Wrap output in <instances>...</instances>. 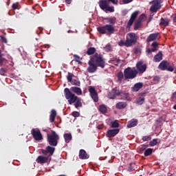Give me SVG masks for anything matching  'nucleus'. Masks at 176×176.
Instances as JSON below:
<instances>
[{
	"label": "nucleus",
	"instance_id": "nucleus-42",
	"mask_svg": "<svg viewBox=\"0 0 176 176\" xmlns=\"http://www.w3.org/2000/svg\"><path fill=\"white\" fill-rule=\"evenodd\" d=\"M72 115L74 116V118H79L80 116V113L78 111H73Z\"/></svg>",
	"mask_w": 176,
	"mask_h": 176
},
{
	"label": "nucleus",
	"instance_id": "nucleus-6",
	"mask_svg": "<svg viewBox=\"0 0 176 176\" xmlns=\"http://www.w3.org/2000/svg\"><path fill=\"white\" fill-rule=\"evenodd\" d=\"M140 37L135 34V33L130 32L128 33L126 36V47H131V46H134V45H137V42H138V39Z\"/></svg>",
	"mask_w": 176,
	"mask_h": 176
},
{
	"label": "nucleus",
	"instance_id": "nucleus-55",
	"mask_svg": "<svg viewBox=\"0 0 176 176\" xmlns=\"http://www.w3.org/2000/svg\"><path fill=\"white\" fill-rule=\"evenodd\" d=\"M74 58L76 59V63H79V58H80L79 57V56H78V55H74Z\"/></svg>",
	"mask_w": 176,
	"mask_h": 176
},
{
	"label": "nucleus",
	"instance_id": "nucleus-23",
	"mask_svg": "<svg viewBox=\"0 0 176 176\" xmlns=\"http://www.w3.org/2000/svg\"><path fill=\"white\" fill-rule=\"evenodd\" d=\"M159 36V33H153L151 34L146 38V42H152L156 41V38Z\"/></svg>",
	"mask_w": 176,
	"mask_h": 176
},
{
	"label": "nucleus",
	"instance_id": "nucleus-18",
	"mask_svg": "<svg viewBox=\"0 0 176 176\" xmlns=\"http://www.w3.org/2000/svg\"><path fill=\"white\" fill-rule=\"evenodd\" d=\"M37 163L40 164H43L45 163H47L49 162V157H45L43 155H39L37 159L36 160Z\"/></svg>",
	"mask_w": 176,
	"mask_h": 176
},
{
	"label": "nucleus",
	"instance_id": "nucleus-47",
	"mask_svg": "<svg viewBox=\"0 0 176 176\" xmlns=\"http://www.w3.org/2000/svg\"><path fill=\"white\" fill-rule=\"evenodd\" d=\"M152 47L155 48V49H157V47H159V43H157V42L154 41L152 44H151Z\"/></svg>",
	"mask_w": 176,
	"mask_h": 176
},
{
	"label": "nucleus",
	"instance_id": "nucleus-38",
	"mask_svg": "<svg viewBox=\"0 0 176 176\" xmlns=\"http://www.w3.org/2000/svg\"><path fill=\"white\" fill-rule=\"evenodd\" d=\"M70 83L74 86H80V81L76 79H73Z\"/></svg>",
	"mask_w": 176,
	"mask_h": 176
},
{
	"label": "nucleus",
	"instance_id": "nucleus-60",
	"mask_svg": "<svg viewBox=\"0 0 176 176\" xmlns=\"http://www.w3.org/2000/svg\"><path fill=\"white\" fill-rule=\"evenodd\" d=\"M173 23H176V13L175 14V16L173 17Z\"/></svg>",
	"mask_w": 176,
	"mask_h": 176
},
{
	"label": "nucleus",
	"instance_id": "nucleus-22",
	"mask_svg": "<svg viewBox=\"0 0 176 176\" xmlns=\"http://www.w3.org/2000/svg\"><path fill=\"white\" fill-rule=\"evenodd\" d=\"M169 24H170V19L167 18H161L160 25H161L162 27H168Z\"/></svg>",
	"mask_w": 176,
	"mask_h": 176
},
{
	"label": "nucleus",
	"instance_id": "nucleus-59",
	"mask_svg": "<svg viewBox=\"0 0 176 176\" xmlns=\"http://www.w3.org/2000/svg\"><path fill=\"white\" fill-rule=\"evenodd\" d=\"M152 19H153V16H150L148 18V23H151V21H152Z\"/></svg>",
	"mask_w": 176,
	"mask_h": 176
},
{
	"label": "nucleus",
	"instance_id": "nucleus-25",
	"mask_svg": "<svg viewBox=\"0 0 176 176\" xmlns=\"http://www.w3.org/2000/svg\"><path fill=\"white\" fill-rule=\"evenodd\" d=\"M144 84L142 82H138L131 87L132 91H139L140 89H142Z\"/></svg>",
	"mask_w": 176,
	"mask_h": 176
},
{
	"label": "nucleus",
	"instance_id": "nucleus-14",
	"mask_svg": "<svg viewBox=\"0 0 176 176\" xmlns=\"http://www.w3.org/2000/svg\"><path fill=\"white\" fill-rule=\"evenodd\" d=\"M55 151L56 148L52 147V146H47L45 150H42V153L43 155H45V156H46L47 153L49 154V156H53Z\"/></svg>",
	"mask_w": 176,
	"mask_h": 176
},
{
	"label": "nucleus",
	"instance_id": "nucleus-34",
	"mask_svg": "<svg viewBox=\"0 0 176 176\" xmlns=\"http://www.w3.org/2000/svg\"><path fill=\"white\" fill-rule=\"evenodd\" d=\"M117 78L118 79V82H122L123 80V78H124V74H123V72H120L117 74Z\"/></svg>",
	"mask_w": 176,
	"mask_h": 176
},
{
	"label": "nucleus",
	"instance_id": "nucleus-24",
	"mask_svg": "<svg viewBox=\"0 0 176 176\" xmlns=\"http://www.w3.org/2000/svg\"><path fill=\"white\" fill-rule=\"evenodd\" d=\"M72 93H75L77 96H82V89L78 87H72L70 88Z\"/></svg>",
	"mask_w": 176,
	"mask_h": 176
},
{
	"label": "nucleus",
	"instance_id": "nucleus-11",
	"mask_svg": "<svg viewBox=\"0 0 176 176\" xmlns=\"http://www.w3.org/2000/svg\"><path fill=\"white\" fill-rule=\"evenodd\" d=\"M142 60H140L136 63V68L138 71V74H144L145 71H146L147 65L146 64H144Z\"/></svg>",
	"mask_w": 176,
	"mask_h": 176
},
{
	"label": "nucleus",
	"instance_id": "nucleus-41",
	"mask_svg": "<svg viewBox=\"0 0 176 176\" xmlns=\"http://www.w3.org/2000/svg\"><path fill=\"white\" fill-rule=\"evenodd\" d=\"M152 140V136L148 135V136H143L142 138V141H151Z\"/></svg>",
	"mask_w": 176,
	"mask_h": 176
},
{
	"label": "nucleus",
	"instance_id": "nucleus-46",
	"mask_svg": "<svg viewBox=\"0 0 176 176\" xmlns=\"http://www.w3.org/2000/svg\"><path fill=\"white\" fill-rule=\"evenodd\" d=\"M134 166L133 163H131L129 164V166L128 167V171L131 172V171H133V170H134V166Z\"/></svg>",
	"mask_w": 176,
	"mask_h": 176
},
{
	"label": "nucleus",
	"instance_id": "nucleus-44",
	"mask_svg": "<svg viewBox=\"0 0 176 176\" xmlns=\"http://www.w3.org/2000/svg\"><path fill=\"white\" fill-rule=\"evenodd\" d=\"M12 8V10H16V9H19V2L13 3Z\"/></svg>",
	"mask_w": 176,
	"mask_h": 176
},
{
	"label": "nucleus",
	"instance_id": "nucleus-7",
	"mask_svg": "<svg viewBox=\"0 0 176 176\" xmlns=\"http://www.w3.org/2000/svg\"><path fill=\"white\" fill-rule=\"evenodd\" d=\"M158 69H160L161 71H168V72H174V69H175V65L164 60L161 61L158 65Z\"/></svg>",
	"mask_w": 176,
	"mask_h": 176
},
{
	"label": "nucleus",
	"instance_id": "nucleus-58",
	"mask_svg": "<svg viewBox=\"0 0 176 176\" xmlns=\"http://www.w3.org/2000/svg\"><path fill=\"white\" fill-rule=\"evenodd\" d=\"M65 3H67V5H71V2H72V0H65Z\"/></svg>",
	"mask_w": 176,
	"mask_h": 176
},
{
	"label": "nucleus",
	"instance_id": "nucleus-8",
	"mask_svg": "<svg viewBox=\"0 0 176 176\" xmlns=\"http://www.w3.org/2000/svg\"><path fill=\"white\" fill-rule=\"evenodd\" d=\"M138 75V71L135 69V67H127L124 71V78L125 80H129V79H134L137 78Z\"/></svg>",
	"mask_w": 176,
	"mask_h": 176
},
{
	"label": "nucleus",
	"instance_id": "nucleus-17",
	"mask_svg": "<svg viewBox=\"0 0 176 176\" xmlns=\"http://www.w3.org/2000/svg\"><path fill=\"white\" fill-rule=\"evenodd\" d=\"M144 16H145V14H141L138 20V21L136 23H135L134 24V30L135 31H137V30H139V28H141V27H142V19H144Z\"/></svg>",
	"mask_w": 176,
	"mask_h": 176
},
{
	"label": "nucleus",
	"instance_id": "nucleus-32",
	"mask_svg": "<svg viewBox=\"0 0 176 176\" xmlns=\"http://www.w3.org/2000/svg\"><path fill=\"white\" fill-rule=\"evenodd\" d=\"M157 144H160V140L158 138L153 139L149 142L150 146H155Z\"/></svg>",
	"mask_w": 176,
	"mask_h": 176
},
{
	"label": "nucleus",
	"instance_id": "nucleus-5",
	"mask_svg": "<svg viewBox=\"0 0 176 176\" xmlns=\"http://www.w3.org/2000/svg\"><path fill=\"white\" fill-rule=\"evenodd\" d=\"M60 136L55 131L52 130L51 134H47V141L50 146H57Z\"/></svg>",
	"mask_w": 176,
	"mask_h": 176
},
{
	"label": "nucleus",
	"instance_id": "nucleus-53",
	"mask_svg": "<svg viewBox=\"0 0 176 176\" xmlns=\"http://www.w3.org/2000/svg\"><path fill=\"white\" fill-rule=\"evenodd\" d=\"M50 116L56 118V116H57V112H56V110H52Z\"/></svg>",
	"mask_w": 176,
	"mask_h": 176
},
{
	"label": "nucleus",
	"instance_id": "nucleus-30",
	"mask_svg": "<svg viewBox=\"0 0 176 176\" xmlns=\"http://www.w3.org/2000/svg\"><path fill=\"white\" fill-rule=\"evenodd\" d=\"M109 63H114V65H116V67H118V65H119V64H120V59H118L117 58H110V60H109Z\"/></svg>",
	"mask_w": 176,
	"mask_h": 176
},
{
	"label": "nucleus",
	"instance_id": "nucleus-54",
	"mask_svg": "<svg viewBox=\"0 0 176 176\" xmlns=\"http://www.w3.org/2000/svg\"><path fill=\"white\" fill-rule=\"evenodd\" d=\"M56 119V117L53 116H50V121L51 123H53V122H54Z\"/></svg>",
	"mask_w": 176,
	"mask_h": 176
},
{
	"label": "nucleus",
	"instance_id": "nucleus-52",
	"mask_svg": "<svg viewBox=\"0 0 176 176\" xmlns=\"http://www.w3.org/2000/svg\"><path fill=\"white\" fill-rule=\"evenodd\" d=\"M153 82H159L160 80V77L159 76H155L153 78Z\"/></svg>",
	"mask_w": 176,
	"mask_h": 176
},
{
	"label": "nucleus",
	"instance_id": "nucleus-57",
	"mask_svg": "<svg viewBox=\"0 0 176 176\" xmlns=\"http://www.w3.org/2000/svg\"><path fill=\"white\" fill-rule=\"evenodd\" d=\"M110 19H111V17H106V18H104L103 20H105L106 23H109Z\"/></svg>",
	"mask_w": 176,
	"mask_h": 176
},
{
	"label": "nucleus",
	"instance_id": "nucleus-51",
	"mask_svg": "<svg viewBox=\"0 0 176 176\" xmlns=\"http://www.w3.org/2000/svg\"><path fill=\"white\" fill-rule=\"evenodd\" d=\"M6 74V70L5 68H1L0 69V75H2L3 76H5V74Z\"/></svg>",
	"mask_w": 176,
	"mask_h": 176
},
{
	"label": "nucleus",
	"instance_id": "nucleus-1",
	"mask_svg": "<svg viewBox=\"0 0 176 176\" xmlns=\"http://www.w3.org/2000/svg\"><path fill=\"white\" fill-rule=\"evenodd\" d=\"M97 50L94 47H90L87 50V54L90 56V60L88 61V67L87 69V72L89 74H94L97 72V68H105L107 63L104 56L97 52Z\"/></svg>",
	"mask_w": 176,
	"mask_h": 176
},
{
	"label": "nucleus",
	"instance_id": "nucleus-12",
	"mask_svg": "<svg viewBox=\"0 0 176 176\" xmlns=\"http://www.w3.org/2000/svg\"><path fill=\"white\" fill-rule=\"evenodd\" d=\"M89 91L90 93V96L91 98L94 100V102H98V94H97V91H96V88L93 86H89Z\"/></svg>",
	"mask_w": 176,
	"mask_h": 176
},
{
	"label": "nucleus",
	"instance_id": "nucleus-3",
	"mask_svg": "<svg viewBox=\"0 0 176 176\" xmlns=\"http://www.w3.org/2000/svg\"><path fill=\"white\" fill-rule=\"evenodd\" d=\"M109 24L99 26L97 28V31L99 34H102V35L105 34H108L109 35H112V34H115V23H116V17L111 16L109 19Z\"/></svg>",
	"mask_w": 176,
	"mask_h": 176
},
{
	"label": "nucleus",
	"instance_id": "nucleus-4",
	"mask_svg": "<svg viewBox=\"0 0 176 176\" xmlns=\"http://www.w3.org/2000/svg\"><path fill=\"white\" fill-rule=\"evenodd\" d=\"M109 2H111L113 5H118L116 0H100L99 7L105 13H113L115 12V7L109 6Z\"/></svg>",
	"mask_w": 176,
	"mask_h": 176
},
{
	"label": "nucleus",
	"instance_id": "nucleus-61",
	"mask_svg": "<svg viewBox=\"0 0 176 176\" xmlns=\"http://www.w3.org/2000/svg\"><path fill=\"white\" fill-rule=\"evenodd\" d=\"M173 109L176 110V104L173 106Z\"/></svg>",
	"mask_w": 176,
	"mask_h": 176
},
{
	"label": "nucleus",
	"instance_id": "nucleus-9",
	"mask_svg": "<svg viewBox=\"0 0 176 176\" xmlns=\"http://www.w3.org/2000/svg\"><path fill=\"white\" fill-rule=\"evenodd\" d=\"M150 3H152L150 7V12L152 13L157 12V10L162 8V3H163V0H153Z\"/></svg>",
	"mask_w": 176,
	"mask_h": 176
},
{
	"label": "nucleus",
	"instance_id": "nucleus-13",
	"mask_svg": "<svg viewBox=\"0 0 176 176\" xmlns=\"http://www.w3.org/2000/svg\"><path fill=\"white\" fill-rule=\"evenodd\" d=\"M120 94H122V91L114 88L107 94V97L110 100H113L116 96H120Z\"/></svg>",
	"mask_w": 176,
	"mask_h": 176
},
{
	"label": "nucleus",
	"instance_id": "nucleus-45",
	"mask_svg": "<svg viewBox=\"0 0 176 176\" xmlns=\"http://www.w3.org/2000/svg\"><path fill=\"white\" fill-rule=\"evenodd\" d=\"M146 148H148V146L146 144H143L140 146V152H144V151H145L146 149Z\"/></svg>",
	"mask_w": 176,
	"mask_h": 176
},
{
	"label": "nucleus",
	"instance_id": "nucleus-39",
	"mask_svg": "<svg viewBox=\"0 0 176 176\" xmlns=\"http://www.w3.org/2000/svg\"><path fill=\"white\" fill-rule=\"evenodd\" d=\"M111 127L112 129H118V127H119V122H118L117 121L111 122Z\"/></svg>",
	"mask_w": 176,
	"mask_h": 176
},
{
	"label": "nucleus",
	"instance_id": "nucleus-43",
	"mask_svg": "<svg viewBox=\"0 0 176 176\" xmlns=\"http://www.w3.org/2000/svg\"><path fill=\"white\" fill-rule=\"evenodd\" d=\"M118 46H126L127 47V45L126 44V41H123V40H121L118 42Z\"/></svg>",
	"mask_w": 176,
	"mask_h": 176
},
{
	"label": "nucleus",
	"instance_id": "nucleus-37",
	"mask_svg": "<svg viewBox=\"0 0 176 176\" xmlns=\"http://www.w3.org/2000/svg\"><path fill=\"white\" fill-rule=\"evenodd\" d=\"M73 76H74V74L68 72L67 76V82L71 83L73 80L72 79Z\"/></svg>",
	"mask_w": 176,
	"mask_h": 176
},
{
	"label": "nucleus",
	"instance_id": "nucleus-29",
	"mask_svg": "<svg viewBox=\"0 0 176 176\" xmlns=\"http://www.w3.org/2000/svg\"><path fill=\"white\" fill-rule=\"evenodd\" d=\"M3 54H2V51L0 50V67H2L3 64H6L8 60L3 57H2Z\"/></svg>",
	"mask_w": 176,
	"mask_h": 176
},
{
	"label": "nucleus",
	"instance_id": "nucleus-20",
	"mask_svg": "<svg viewBox=\"0 0 176 176\" xmlns=\"http://www.w3.org/2000/svg\"><path fill=\"white\" fill-rule=\"evenodd\" d=\"M138 123V120L133 118L128 122L126 127L128 129H131L132 127H135Z\"/></svg>",
	"mask_w": 176,
	"mask_h": 176
},
{
	"label": "nucleus",
	"instance_id": "nucleus-35",
	"mask_svg": "<svg viewBox=\"0 0 176 176\" xmlns=\"http://www.w3.org/2000/svg\"><path fill=\"white\" fill-rule=\"evenodd\" d=\"M153 152V148H147L146 150H145L144 155V156H151V155H152Z\"/></svg>",
	"mask_w": 176,
	"mask_h": 176
},
{
	"label": "nucleus",
	"instance_id": "nucleus-31",
	"mask_svg": "<svg viewBox=\"0 0 176 176\" xmlns=\"http://www.w3.org/2000/svg\"><path fill=\"white\" fill-rule=\"evenodd\" d=\"M98 110L101 113H107L108 109H107V106L105 104H101L98 107Z\"/></svg>",
	"mask_w": 176,
	"mask_h": 176
},
{
	"label": "nucleus",
	"instance_id": "nucleus-21",
	"mask_svg": "<svg viewBox=\"0 0 176 176\" xmlns=\"http://www.w3.org/2000/svg\"><path fill=\"white\" fill-rule=\"evenodd\" d=\"M89 155L86 153V151L81 149L79 151V158L82 160H85L86 159H89Z\"/></svg>",
	"mask_w": 176,
	"mask_h": 176
},
{
	"label": "nucleus",
	"instance_id": "nucleus-16",
	"mask_svg": "<svg viewBox=\"0 0 176 176\" xmlns=\"http://www.w3.org/2000/svg\"><path fill=\"white\" fill-rule=\"evenodd\" d=\"M138 11H135L133 12L131 15V18L127 23V27L130 28L131 25H133V23L135 21V19H137V16H138Z\"/></svg>",
	"mask_w": 176,
	"mask_h": 176
},
{
	"label": "nucleus",
	"instance_id": "nucleus-28",
	"mask_svg": "<svg viewBox=\"0 0 176 176\" xmlns=\"http://www.w3.org/2000/svg\"><path fill=\"white\" fill-rule=\"evenodd\" d=\"M63 137L66 144H68L72 140V135L71 133H65Z\"/></svg>",
	"mask_w": 176,
	"mask_h": 176
},
{
	"label": "nucleus",
	"instance_id": "nucleus-48",
	"mask_svg": "<svg viewBox=\"0 0 176 176\" xmlns=\"http://www.w3.org/2000/svg\"><path fill=\"white\" fill-rule=\"evenodd\" d=\"M140 50L138 47H135L134 49H133V53L135 54H138V53H140Z\"/></svg>",
	"mask_w": 176,
	"mask_h": 176
},
{
	"label": "nucleus",
	"instance_id": "nucleus-62",
	"mask_svg": "<svg viewBox=\"0 0 176 176\" xmlns=\"http://www.w3.org/2000/svg\"><path fill=\"white\" fill-rule=\"evenodd\" d=\"M43 131H47L46 129H44Z\"/></svg>",
	"mask_w": 176,
	"mask_h": 176
},
{
	"label": "nucleus",
	"instance_id": "nucleus-50",
	"mask_svg": "<svg viewBox=\"0 0 176 176\" xmlns=\"http://www.w3.org/2000/svg\"><path fill=\"white\" fill-rule=\"evenodd\" d=\"M1 42H3V43H8V39L6 38L5 36H0Z\"/></svg>",
	"mask_w": 176,
	"mask_h": 176
},
{
	"label": "nucleus",
	"instance_id": "nucleus-49",
	"mask_svg": "<svg viewBox=\"0 0 176 176\" xmlns=\"http://www.w3.org/2000/svg\"><path fill=\"white\" fill-rule=\"evenodd\" d=\"M133 0H122V2L124 5H127V3H131Z\"/></svg>",
	"mask_w": 176,
	"mask_h": 176
},
{
	"label": "nucleus",
	"instance_id": "nucleus-2",
	"mask_svg": "<svg viewBox=\"0 0 176 176\" xmlns=\"http://www.w3.org/2000/svg\"><path fill=\"white\" fill-rule=\"evenodd\" d=\"M64 94L69 105L74 104V107L76 108V109H78V108H82V98L76 96L74 93L71 91V90H69V88H65L64 89Z\"/></svg>",
	"mask_w": 176,
	"mask_h": 176
},
{
	"label": "nucleus",
	"instance_id": "nucleus-56",
	"mask_svg": "<svg viewBox=\"0 0 176 176\" xmlns=\"http://www.w3.org/2000/svg\"><path fill=\"white\" fill-rule=\"evenodd\" d=\"M171 98H172V100H175V99H176V91L174 92V93L172 94Z\"/></svg>",
	"mask_w": 176,
	"mask_h": 176
},
{
	"label": "nucleus",
	"instance_id": "nucleus-40",
	"mask_svg": "<svg viewBox=\"0 0 176 176\" xmlns=\"http://www.w3.org/2000/svg\"><path fill=\"white\" fill-rule=\"evenodd\" d=\"M155 52H157V48H148L146 50V52L148 54H151V53H155Z\"/></svg>",
	"mask_w": 176,
	"mask_h": 176
},
{
	"label": "nucleus",
	"instance_id": "nucleus-19",
	"mask_svg": "<svg viewBox=\"0 0 176 176\" xmlns=\"http://www.w3.org/2000/svg\"><path fill=\"white\" fill-rule=\"evenodd\" d=\"M163 60V52L160 51L156 55L153 57L154 63H160Z\"/></svg>",
	"mask_w": 176,
	"mask_h": 176
},
{
	"label": "nucleus",
	"instance_id": "nucleus-15",
	"mask_svg": "<svg viewBox=\"0 0 176 176\" xmlns=\"http://www.w3.org/2000/svg\"><path fill=\"white\" fill-rule=\"evenodd\" d=\"M119 131H120V129H109L107 134L106 136L108 138H112V137H115L117 134H119Z\"/></svg>",
	"mask_w": 176,
	"mask_h": 176
},
{
	"label": "nucleus",
	"instance_id": "nucleus-27",
	"mask_svg": "<svg viewBox=\"0 0 176 176\" xmlns=\"http://www.w3.org/2000/svg\"><path fill=\"white\" fill-rule=\"evenodd\" d=\"M127 107V102H119L116 104V108L117 109H124Z\"/></svg>",
	"mask_w": 176,
	"mask_h": 176
},
{
	"label": "nucleus",
	"instance_id": "nucleus-33",
	"mask_svg": "<svg viewBox=\"0 0 176 176\" xmlns=\"http://www.w3.org/2000/svg\"><path fill=\"white\" fill-rule=\"evenodd\" d=\"M120 96H122V97H124L125 98V100H126L127 101H130L131 100L130 98V94H129V93H127V92H122L121 91V94Z\"/></svg>",
	"mask_w": 176,
	"mask_h": 176
},
{
	"label": "nucleus",
	"instance_id": "nucleus-10",
	"mask_svg": "<svg viewBox=\"0 0 176 176\" xmlns=\"http://www.w3.org/2000/svg\"><path fill=\"white\" fill-rule=\"evenodd\" d=\"M31 134L35 141H42L43 140V136H42L41 130L38 129H32L31 130Z\"/></svg>",
	"mask_w": 176,
	"mask_h": 176
},
{
	"label": "nucleus",
	"instance_id": "nucleus-36",
	"mask_svg": "<svg viewBox=\"0 0 176 176\" xmlns=\"http://www.w3.org/2000/svg\"><path fill=\"white\" fill-rule=\"evenodd\" d=\"M104 52H107V53H109V52H112V45L110 44H107L104 47Z\"/></svg>",
	"mask_w": 176,
	"mask_h": 176
},
{
	"label": "nucleus",
	"instance_id": "nucleus-26",
	"mask_svg": "<svg viewBox=\"0 0 176 176\" xmlns=\"http://www.w3.org/2000/svg\"><path fill=\"white\" fill-rule=\"evenodd\" d=\"M145 102V95L142 94L136 99V104L138 105H142Z\"/></svg>",
	"mask_w": 176,
	"mask_h": 176
}]
</instances>
